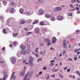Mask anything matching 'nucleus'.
Returning a JSON list of instances; mask_svg holds the SVG:
<instances>
[{
	"mask_svg": "<svg viewBox=\"0 0 80 80\" xmlns=\"http://www.w3.org/2000/svg\"><path fill=\"white\" fill-rule=\"evenodd\" d=\"M29 58L30 60H29L28 63L29 64L30 67H32L33 66V59L32 57H29Z\"/></svg>",
	"mask_w": 80,
	"mask_h": 80,
	"instance_id": "f257e3e1",
	"label": "nucleus"
},
{
	"mask_svg": "<svg viewBox=\"0 0 80 80\" xmlns=\"http://www.w3.org/2000/svg\"><path fill=\"white\" fill-rule=\"evenodd\" d=\"M32 74H33V73L30 72H28L27 73V75H26V77H25V78H24L23 80H26V79H27V78L28 77L29 75V77H31ZM27 80H30V79L28 78L27 79Z\"/></svg>",
	"mask_w": 80,
	"mask_h": 80,
	"instance_id": "f03ea898",
	"label": "nucleus"
},
{
	"mask_svg": "<svg viewBox=\"0 0 80 80\" xmlns=\"http://www.w3.org/2000/svg\"><path fill=\"white\" fill-rule=\"evenodd\" d=\"M12 18H11L8 19L6 22L7 25L8 26L10 25V24L12 23Z\"/></svg>",
	"mask_w": 80,
	"mask_h": 80,
	"instance_id": "7ed1b4c3",
	"label": "nucleus"
},
{
	"mask_svg": "<svg viewBox=\"0 0 80 80\" xmlns=\"http://www.w3.org/2000/svg\"><path fill=\"white\" fill-rule=\"evenodd\" d=\"M66 43H67V41L66 40H64L63 41V46L64 48H67V45L66 44Z\"/></svg>",
	"mask_w": 80,
	"mask_h": 80,
	"instance_id": "20e7f679",
	"label": "nucleus"
},
{
	"mask_svg": "<svg viewBox=\"0 0 80 80\" xmlns=\"http://www.w3.org/2000/svg\"><path fill=\"white\" fill-rule=\"evenodd\" d=\"M11 61L12 63H15L16 62V59L15 58H12Z\"/></svg>",
	"mask_w": 80,
	"mask_h": 80,
	"instance_id": "39448f33",
	"label": "nucleus"
},
{
	"mask_svg": "<svg viewBox=\"0 0 80 80\" xmlns=\"http://www.w3.org/2000/svg\"><path fill=\"white\" fill-rule=\"evenodd\" d=\"M20 47L22 50H25V49L26 48V47H25V46L24 45H21Z\"/></svg>",
	"mask_w": 80,
	"mask_h": 80,
	"instance_id": "423d86ee",
	"label": "nucleus"
},
{
	"mask_svg": "<svg viewBox=\"0 0 80 80\" xmlns=\"http://www.w3.org/2000/svg\"><path fill=\"white\" fill-rule=\"evenodd\" d=\"M35 32L36 33H40V29L38 28H36L35 29Z\"/></svg>",
	"mask_w": 80,
	"mask_h": 80,
	"instance_id": "0eeeda50",
	"label": "nucleus"
},
{
	"mask_svg": "<svg viewBox=\"0 0 80 80\" xmlns=\"http://www.w3.org/2000/svg\"><path fill=\"white\" fill-rule=\"evenodd\" d=\"M56 41H57V39L55 37L53 38L52 39V43H54L56 42Z\"/></svg>",
	"mask_w": 80,
	"mask_h": 80,
	"instance_id": "6e6552de",
	"label": "nucleus"
},
{
	"mask_svg": "<svg viewBox=\"0 0 80 80\" xmlns=\"http://www.w3.org/2000/svg\"><path fill=\"white\" fill-rule=\"evenodd\" d=\"M59 20H62L63 19V17L61 15H59L58 18Z\"/></svg>",
	"mask_w": 80,
	"mask_h": 80,
	"instance_id": "1a4fd4ad",
	"label": "nucleus"
},
{
	"mask_svg": "<svg viewBox=\"0 0 80 80\" xmlns=\"http://www.w3.org/2000/svg\"><path fill=\"white\" fill-rule=\"evenodd\" d=\"M21 55H25V54H26V52L24 50H22L21 51Z\"/></svg>",
	"mask_w": 80,
	"mask_h": 80,
	"instance_id": "9d476101",
	"label": "nucleus"
},
{
	"mask_svg": "<svg viewBox=\"0 0 80 80\" xmlns=\"http://www.w3.org/2000/svg\"><path fill=\"white\" fill-rule=\"evenodd\" d=\"M25 52L26 54H28L29 53H30L31 50H30V49H29L27 50Z\"/></svg>",
	"mask_w": 80,
	"mask_h": 80,
	"instance_id": "9b49d317",
	"label": "nucleus"
},
{
	"mask_svg": "<svg viewBox=\"0 0 80 80\" xmlns=\"http://www.w3.org/2000/svg\"><path fill=\"white\" fill-rule=\"evenodd\" d=\"M45 17H47V18H50L52 17V15L47 14L45 15Z\"/></svg>",
	"mask_w": 80,
	"mask_h": 80,
	"instance_id": "f8f14e48",
	"label": "nucleus"
},
{
	"mask_svg": "<svg viewBox=\"0 0 80 80\" xmlns=\"http://www.w3.org/2000/svg\"><path fill=\"white\" fill-rule=\"evenodd\" d=\"M44 41L48 43V42H50V39L48 38H45L44 39Z\"/></svg>",
	"mask_w": 80,
	"mask_h": 80,
	"instance_id": "ddd939ff",
	"label": "nucleus"
},
{
	"mask_svg": "<svg viewBox=\"0 0 80 80\" xmlns=\"http://www.w3.org/2000/svg\"><path fill=\"white\" fill-rule=\"evenodd\" d=\"M39 13H40V14H43V13H44V12H43V11L42 9H40L39 11Z\"/></svg>",
	"mask_w": 80,
	"mask_h": 80,
	"instance_id": "4468645a",
	"label": "nucleus"
},
{
	"mask_svg": "<svg viewBox=\"0 0 80 80\" xmlns=\"http://www.w3.org/2000/svg\"><path fill=\"white\" fill-rule=\"evenodd\" d=\"M10 13H13L14 12V9L12 8L10 9Z\"/></svg>",
	"mask_w": 80,
	"mask_h": 80,
	"instance_id": "2eb2a0df",
	"label": "nucleus"
},
{
	"mask_svg": "<svg viewBox=\"0 0 80 80\" xmlns=\"http://www.w3.org/2000/svg\"><path fill=\"white\" fill-rule=\"evenodd\" d=\"M55 69V67H54L52 69V72H57V71L59 70L58 69Z\"/></svg>",
	"mask_w": 80,
	"mask_h": 80,
	"instance_id": "dca6fc26",
	"label": "nucleus"
},
{
	"mask_svg": "<svg viewBox=\"0 0 80 80\" xmlns=\"http://www.w3.org/2000/svg\"><path fill=\"white\" fill-rule=\"evenodd\" d=\"M16 4V3L13 1H12L11 3V5H15Z\"/></svg>",
	"mask_w": 80,
	"mask_h": 80,
	"instance_id": "f3484780",
	"label": "nucleus"
},
{
	"mask_svg": "<svg viewBox=\"0 0 80 80\" xmlns=\"http://www.w3.org/2000/svg\"><path fill=\"white\" fill-rule=\"evenodd\" d=\"M68 18H69V17H72V13H69L68 14Z\"/></svg>",
	"mask_w": 80,
	"mask_h": 80,
	"instance_id": "a211bd4d",
	"label": "nucleus"
},
{
	"mask_svg": "<svg viewBox=\"0 0 80 80\" xmlns=\"http://www.w3.org/2000/svg\"><path fill=\"white\" fill-rule=\"evenodd\" d=\"M24 12V10L23 9H20L19 11L20 13H23Z\"/></svg>",
	"mask_w": 80,
	"mask_h": 80,
	"instance_id": "6ab92c4d",
	"label": "nucleus"
},
{
	"mask_svg": "<svg viewBox=\"0 0 80 80\" xmlns=\"http://www.w3.org/2000/svg\"><path fill=\"white\" fill-rule=\"evenodd\" d=\"M66 54V51L65 50H64L62 52V54L63 55H64Z\"/></svg>",
	"mask_w": 80,
	"mask_h": 80,
	"instance_id": "aec40b11",
	"label": "nucleus"
},
{
	"mask_svg": "<svg viewBox=\"0 0 80 80\" xmlns=\"http://www.w3.org/2000/svg\"><path fill=\"white\" fill-rule=\"evenodd\" d=\"M0 63H5V61H2V59L0 58Z\"/></svg>",
	"mask_w": 80,
	"mask_h": 80,
	"instance_id": "412c9836",
	"label": "nucleus"
},
{
	"mask_svg": "<svg viewBox=\"0 0 80 80\" xmlns=\"http://www.w3.org/2000/svg\"><path fill=\"white\" fill-rule=\"evenodd\" d=\"M57 8L58 9V11H60L62 10V8L60 7H57Z\"/></svg>",
	"mask_w": 80,
	"mask_h": 80,
	"instance_id": "4be33fe9",
	"label": "nucleus"
},
{
	"mask_svg": "<svg viewBox=\"0 0 80 80\" xmlns=\"http://www.w3.org/2000/svg\"><path fill=\"white\" fill-rule=\"evenodd\" d=\"M3 5H5V6L7 5V2H6L5 1H4V0L3 1Z\"/></svg>",
	"mask_w": 80,
	"mask_h": 80,
	"instance_id": "5701e85b",
	"label": "nucleus"
},
{
	"mask_svg": "<svg viewBox=\"0 0 80 80\" xmlns=\"http://www.w3.org/2000/svg\"><path fill=\"white\" fill-rule=\"evenodd\" d=\"M31 33H32V32H27L26 33V35L27 36V35H30V34H31Z\"/></svg>",
	"mask_w": 80,
	"mask_h": 80,
	"instance_id": "b1692460",
	"label": "nucleus"
},
{
	"mask_svg": "<svg viewBox=\"0 0 80 80\" xmlns=\"http://www.w3.org/2000/svg\"><path fill=\"white\" fill-rule=\"evenodd\" d=\"M54 65V63H51L49 64L50 67H53Z\"/></svg>",
	"mask_w": 80,
	"mask_h": 80,
	"instance_id": "393cba45",
	"label": "nucleus"
},
{
	"mask_svg": "<svg viewBox=\"0 0 80 80\" xmlns=\"http://www.w3.org/2000/svg\"><path fill=\"white\" fill-rule=\"evenodd\" d=\"M25 22V21H24V20H22L21 21V23H22V24H23V23H24Z\"/></svg>",
	"mask_w": 80,
	"mask_h": 80,
	"instance_id": "a878e982",
	"label": "nucleus"
},
{
	"mask_svg": "<svg viewBox=\"0 0 80 80\" xmlns=\"http://www.w3.org/2000/svg\"><path fill=\"white\" fill-rule=\"evenodd\" d=\"M77 1L76 0H72L71 1V2L72 3H75V2Z\"/></svg>",
	"mask_w": 80,
	"mask_h": 80,
	"instance_id": "bb28decb",
	"label": "nucleus"
},
{
	"mask_svg": "<svg viewBox=\"0 0 80 80\" xmlns=\"http://www.w3.org/2000/svg\"><path fill=\"white\" fill-rule=\"evenodd\" d=\"M3 33L5 34V33H7V32H6V30L5 29H3Z\"/></svg>",
	"mask_w": 80,
	"mask_h": 80,
	"instance_id": "cd10ccee",
	"label": "nucleus"
},
{
	"mask_svg": "<svg viewBox=\"0 0 80 80\" xmlns=\"http://www.w3.org/2000/svg\"><path fill=\"white\" fill-rule=\"evenodd\" d=\"M25 71H24L22 72L21 73V76H23L24 74H25Z\"/></svg>",
	"mask_w": 80,
	"mask_h": 80,
	"instance_id": "c85d7f7f",
	"label": "nucleus"
},
{
	"mask_svg": "<svg viewBox=\"0 0 80 80\" xmlns=\"http://www.w3.org/2000/svg\"><path fill=\"white\" fill-rule=\"evenodd\" d=\"M17 35H18V34L17 33H14L13 34V36L14 37H17Z\"/></svg>",
	"mask_w": 80,
	"mask_h": 80,
	"instance_id": "c756f323",
	"label": "nucleus"
},
{
	"mask_svg": "<svg viewBox=\"0 0 80 80\" xmlns=\"http://www.w3.org/2000/svg\"><path fill=\"white\" fill-rule=\"evenodd\" d=\"M38 48H37L35 51V52L36 53H38Z\"/></svg>",
	"mask_w": 80,
	"mask_h": 80,
	"instance_id": "7c9ffc66",
	"label": "nucleus"
},
{
	"mask_svg": "<svg viewBox=\"0 0 80 80\" xmlns=\"http://www.w3.org/2000/svg\"><path fill=\"white\" fill-rule=\"evenodd\" d=\"M76 73L78 74V75H79L80 76V72H79V71H76Z\"/></svg>",
	"mask_w": 80,
	"mask_h": 80,
	"instance_id": "2f4dec72",
	"label": "nucleus"
},
{
	"mask_svg": "<svg viewBox=\"0 0 80 80\" xmlns=\"http://www.w3.org/2000/svg\"><path fill=\"white\" fill-rule=\"evenodd\" d=\"M40 23L41 25H44V22H41Z\"/></svg>",
	"mask_w": 80,
	"mask_h": 80,
	"instance_id": "473e14b6",
	"label": "nucleus"
},
{
	"mask_svg": "<svg viewBox=\"0 0 80 80\" xmlns=\"http://www.w3.org/2000/svg\"><path fill=\"white\" fill-rule=\"evenodd\" d=\"M17 55L18 57H20V53L19 52H18L17 54Z\"/></svg>",
	"mask_w": 80,
	"mask_h": 80,
	"instance_id": "72a5a7b5",
	"label": "nucleus"
},
{
	"mask_svg": "<svg viewBox=\"0 0 80 80\" xmlns=\"http://www.w3.org/2000/svg\"><path fill=\"white\" fill-rule=\"evenodd\" d=\"M54 12H58V9H57V8H56L54 10Z\"/></svg>",
	"mask_w": 80,
	"mask_h": 80,
	"instance_id": "f704fd0d",
	"label": "nucleus"
},
{
	"mask_svg": "<svg viewBox=\"0 0 80 80\" xmlns=\"http://www.w3.org/2000/svg\"><path fill=\"white\" fill-rule=\"evenodd\" d=\"M46 78L47 79H48L49 78V75H46Z\"/></svg>",
	"mask_w": 80,
	"mask_h": 80,
	"instance_id": "c9c22d12",
	"label": "nucleus"
},
{
	"mask_svg": "<svg viewBox=\"0 0 80 80\" xmlns=\"http://www.w3.org/2000/svg\"><path fill=\"white\" fill-rule=\"evenodd\" d=\"M80 32V31L79 30H77L76 31V33L77 34H78V33H79Z\"/></svg>",
	"mask_w": 80,
	"mask_h": 80,
	"instance_id": "e433bc0d",
	"label": "nucleus"
},
{
	"mask_svg": "<svg viewBox=\"0 0 80 80\" xmlns=\"http://www.w3.org/2000/svg\"><path fill=\"white\" fill-rule=\"evenodd\" d=\"M51 20H55V18L54 17H52L51 18Z\"/></svg>",
	"mask_w": 80,
	"mask_h": 80,
	"instance_id": "4c0bfd02",
	"label": "nucleus"
},
{
	"mask_svg": "<svg viewBox=\"0 0 80 80\" xmlns=\"http://www.w3.org/2000/svg\"><path fill=\"white\" fill-rule=\"evenodd\" d=\"M32 21L31 20V19H29L28 20V23H30L31 22H32Z\"/></svg>",
	"mask_w": 80,
	"mask_h": 80,
	"instance_id": "58836bf2",
	"label": "nucleus"
},
{
	"mask_svg": "<svg viewBox=\"0 0 80 80\" xmlns=\"http://www.w3.org/2000/svg\"><path fill=\"white\" fill-rule=\"evenodd\" d=\"M51 44H52V42H48V46H49V45H51Z\"/></svg>",
	"mask_w": 80,
	"mask_h": 80,
	"instance_id": "ea45409f",
	"label": "nucleus"
},
{
	"mask_svg": "<svg viewBox=\"0 0 80 80\" xmlns=\"http://www.w3.org/2000/svg\"><path fill=\"white\" fill-rule=\"evenodd\" d=\"M38 22V21L36 20L34 22H33L32 24L33 25H34V24H35V23H37Z\"/></svg>",
	"mask_w": 80,
	"mask_h": 80,
	"instance_id": "a19ab883",
	"label": "nucleus"
},
{
	"mask_svg": "<svg viewBox=\"0 0 80 80\" xmlns=\"http://www.w3.org/2000/svg\"><path fill=\"white\" fill-rule=\"evenodd\" d=\"M26 14H28V15H30L31 14V13H30V12H27Z\"/></svg>",
	"mask_w": 80,
	"mask_h": 80,
	"instance_id": "79ce46f5",
	"label": "nucleus"
},
{
	"mask_svg": "<svg viewBox=\"0 0 80 80\" xmlns=\"http://www.w3.org/2000/svg\"><path fill=\"white\" fill-rule=\"evenodd\" d=\"M59 76L60 77L62 78H63V76L61 75V74H59Z\"/></svg>",
	"mask_w": 80,
	"mask_h": 80,
	"instance_id": "37998d69",
	"label": "nucleus"
},
{
	"mask_svg": "<svg viewBox=\"0 0 80 80\" xmlns=\"http://www.w3.org/2000/svg\"><path fill=\"white\" fill-rule=\"evenodd\" d=\"M12 77L13 79H15V76H12Z\"/></svg>",
	"mask_w": 80,
	"mask_h": 80,
	"instance_id": "c03bdc74",
	"label": "nucleus"
},
{
	"mask_svg": "<svg viewBox=\"0 0 80 80\" xmlns=\"http://www.w3.org/2000/svg\"><path fill=\"white\" fill-rule=\"evenodd\" d=\"M70 68H68V70H67V72H68V73H69L70 72Z\"/></svg>",
	"mask_w": 80,
	"mask_h": 80,
	"instance_id": "a18cd8bd",
	"label": "nucleus"
},
{
	"mask_svg": "<svg viewBox=\"0 0 80 80\" xmlns=\"http://www.w3.org/2000/svg\"><path fill=\"white\" fill-rule=\"evenodd\" d=\"M0 19L1 20H2V19H3V16H2L0 17Z\"/></svg>",
	"mask_w": 80,
	"mask_h": 80,
	"instance_id": "49530a36",
	"label": "nucleus"
},
{
	"mask_svg": "<svg viewBox=\"0 0 80 80\" xmlns=\"http://www.w3.org/2000/svg\"><path fill=\"white\" fill-rule=\"evenodd\" d=\"M80 8L78 7H77L76 8V10H79Z\"/></svg>",
	"mask_w": 80,
	"mask_h": 80,
	"instance_id": "de8ad7c7",
	"label": "nucleus"
},
{
	"mask_svg": "<svg viewBox=\"0 0 80 80\" xmlns=\"http://www.w3.org/2000/svg\"><path fill=\"white\" fill-rule=\"evenodd\" d=\"M35 55L36 57H38L39 56L38 54H37V53H35Z\"/></svg>",
	"mask_w": 80,
	"mask_h": 80,
	"instance_id": "09e8293b",
	"label": "nucleus"
},
{
	"mask_svg": "<svg viewBox=\"0 0 80 80\" xmlns=\"http://www.w3.org/2000/svg\"><path fill=\"white\" fill-rule=\"evenodd\" d=\"M39 3H43V1H39Z\"/></svg>",
	"mask_w": 80,
	"mask_h": 80,
	"instance_id": "8fccbe9b",
	"label": "nucleus"
},
{
	"mask_svg": "<svg viewBox=\"0 0 80 80\" xmlns=\"http://www.w3.org/2000/svg\"><path fill=\"white\" fill-rule=\"evenodd\" d=\"M55 60H51L50 61V62L51 63H53L55 62Z\"/></svg>",
	"mask_w": 80,
	"mask_h": 80,
	"instance_id": "3c124183",
	"label": "nucleus"
},
{
	"mask_svg": "<svg viewBox=\"0 0 80 80\" xmlns=\"http://www.w3.org/2000/svg\"><path fill=\"white\" fill-rule=\"evenodd\" d=\"M78 49H75L74 51V52H75V53H76V52H78Z\"/></svg>",
	"mask_w": 80,
	"mask_h": 80,
	"instance_id": "603ef678",
	"label": "nucleus"
},
{
	"mask_svg": "<svg viewBox=\"0 0 80 80\" xmlns=\"http://www.w3.org/2000/svg\"><path fill=\"white\" fill-rule=\"evenodd\" d=\"M16 43H17V42H13V44L14 45H16Z\"/></svg>",
	"mask_w": 80,
	"mask_h": 80,
	"instance_id": "864d4df0",
	"label": "nucleus"
},
{
	"mask_svg": "<svg viewBox=\"0 0 80 80\" xmlns=\"http://www.w3.org/2000/svg\"><path fill=\"white\" fill-rule=\"evenodd\" d=\"M40 46L42 47H43V46H44V44L43 43H41L40 45Z\"/></svg>",
	"mask_w": 80,
	"mask_h": 80,
	"instance_id": "5fc2aeb1",
	"label": "nucleus"
},
{
	"mask_svg": "<svg viewBox=\"0 0 80 80\" xmlns=\"http://www.w3.org/2000/svg\"><path fill=\"white\" fill-rule=\"evenodd\" d=\"M2 50H3V51H4V50H5V47H3V48H2Z\"/></svg>",
	"mask_w": 80,
	"mask_h": 80,
	"instance_id": "6e6d98bb",
	"label": "nucleus"
},
{
	"mask_svg": "<svg viewBox=\"0 0 80 80\" xmlns=\"http://www.w3.org/2000/svg\"><path fill=\"white\" fill-rule=\"evenodd\" d=\"M74 60H77V57H75L74 58Z\"/></svg>",
	"mask_w": 80,
	"mask_h": 80,
	"instance_id": "4d7b16f0",
	"label": "nucleus"
},
{
	"mask_svg": "<svg viewBox=\"0 0 80 80\" xmlns=\"http://www.w3.org/2000/svg\"><path fill=\"white\" fill-rule=\"evenodd\" d=\"M42 72H39V75H41V74H42Z\"/></svg>",
	"mask_w": 80,
	"mask_h": 80,
	"instance_id": "13d9d810",
	"label": "nucleus"
},
{
	"mask_svg": "<svg viewBox=\"0 0 80 80\" xmlns=\"http://www.w3.org/2000/svg\"><path fill=\"white\" fill-rule=\"evenodd\" d=\"M43 70H46V69H47V68H46V67H44L43 68Z\"/></svg>",
	"mask_w": 80,
	"mask_h": 80,
	"instance_id": "bf43d9fd",
	"label": "nucleus"
},
{
	"mask_svg": "<svg viewBox=\"0 0 80 80\" xmlns=\"http://www.w3.org/2000/svg\"><path fill=\"white\" fill-rule=\"evenodd\" d=\"M4 77H5V78L7 77V74H4Z\"/></svg>",
	"mask_w": 80,
	"mask_h": 80,
	"instance_id": "052dcab7",
	"label": "nucleus"
},
{
	"mask_svg": "<svg viewBox=\"0 0 80 80\" xmlns=\"http://www.w3.org/2000/svg\"><path fill=\"white\" fill-rule=\"evenodd\" d=\"M55 77V75H51V77Z\"/></svg>",
	"mask_w": 80,
	"mask_h": 80,
	"instance_id": "680f3d73",
	"label": "nucleus"
},
{
	"mask_svg": "<svg viewBox=\"0 0 80 80\" xmlns=\"http://www.w3.org/2000/svg\"><path fill=\"white\" fill-rule=\"evenodd\" d=\"M80 13V10L78 11L77 12V13L78 14V13Z\"/></svg>",
	"mask_w": 80,
	"mask_h": 80,
	"instance_id": "e2e57ef3",
	"label": "nucleus"
},
{
	"mask_svg": "<svg viewBox=\"0 0 80 80\" xmlns=\"http://www.w3.org/2000/svg\"><path fill=\"white\" fill-rule=\"evenodd\" d=\"M27 47L28 48H30V46L29 45H28Z\"/></svg>",
	"mask_w": 80,
	"mask_h": 80,
	"instance_id": "0e129e2a",
	"label": "nucleus"
},
{
	"mask_svg": "<svg viewBox=\"0 0 80 80\" xmlns=\"http://www.w3.org/2000/svg\"><path fill=\"white\" fill-rule=\"evenodd\" d=\"M23 63H26V61L25 60H24L23 61Z\"/></svg>",
	"mask_w": 80,
	"mask_h": 80,
	"instance_id": "69168bd1",
	"label": "nucleus"
},
{
	"mask_svg": "<svg viewBox=\"0 0 80 80\" xmlns=\"http://www.w3.org/2000/svg\"><path fill=\"white\" fill-rule=\"evenodd\" d=\"M68 60H70V61H71L72 60V59L71 58H69L68 59Z\"/></svg>",
	"mask_w": 80,
	"mask_h": 80,
	"instance_id": "338daca9",
	"label": "nucleus"
},
{
	"mask_svg": "<svg viewBox=\"0 0 80 80\" xmlns=\"http://www.w3.org/2000/svg\"><path fill=\"white\" fill-rule=\"evenodd\" d=\"M77 53L78 55H79V54H80V52H77Z\"/></svg>",
	"mask_w": 80,
	"mask_h": 80,
	"instance_id": "774afa93",
	"label": "nucleus"
}]
</instances>
